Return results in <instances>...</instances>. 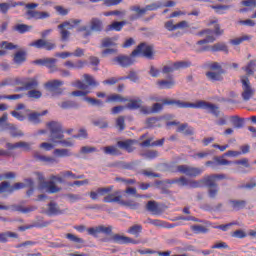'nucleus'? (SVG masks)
<instances>
[{
	"mask_svg": "<svg viewBox=\"0 0 256 256\" xmlns=\"http://www.w3.org/2000/svg\"><path fill=\"white\" fill-rule=\"evenodd\" d=\"M135 57H146L151 59L153 57V48L145 42L140 43L135 50L132 51L130 56H118L113 59L121 67H131L135 63Z\"/></svg>",
	"mask_w": 256,
	"mask_h": 256,
	"instance_id": "f257e3e1",
	"label": "nucleus"
},
{
	"mask_svg": "<svg viewBox=\"0 0 256 256\" xmlns=\"http://www.w3.org/2000/svg\"><path fill=\"white\" fill-rule=\"evenodd\" d=\"M164 105H177L179 109H205L215 117H218L220 111L219 107L213 103L205 100H200L195 103L183 102L181 100H163Z\"/></svg>",
	"mask_w": 256,
	"mask_h": 256,
	"instance_id": "f03ea898",
	"label": "nucleus"
},
{
	"mask_svg": "<svg viewBox=\"0 0 256 256\" xmlns=\"http://www.w3.org/2000/svg\"><path fill=\"white\" fill-rule=\"evenodd\" d=\"M47 127L50 131V141L55 145H62V147H73L75 145L71 138L65 139V131L61 123L52 121L47 124Z\"/></svg>",
	"mask_w": 256,
	"mask_h": 256,
	"instance_id": "7ed1b4c3",
	"label": "nucleus"
},
{
	"mask_svg": "<svg viewBox=\"0 0 256 256\" xmlns=\"http://www.w3.org/2000/svg\"><path fill=\"white\" fill-rule=\"evenodd\" d=\"M26 183V184H25ZM25 183H15L13 186L9 182H2L0 184V193H13L15 191H19V189H25V187H30V189L26 192L27 197H31L33 195V179L28 178L25 179Z\"/></svg>",
	"mask_w": 256,
	"mask_h": 256,
	"instance_id": "20e7f679",
	"label": "nucleus"
},
{
	"mask_svg": "<svg viewBox=\"0 0 256 256\" xmlns=\"http://www.w3.org/2000/svg\"><path fill=\"white\" fill-rule=\"evenodd\" d=\"M74 229L78 231V233H84V231H87L88 235H91L92 237H99V233H103L104 235H111V233H113V226L105 225L90 227L88 229L85 225H78L74 226Z\"/></svg>",
	"mask_w": 256,
	"mask_h": 256,
	"instance_id": "39448f33",
	"label": "nucleus"
},
{
	"mask_svg": "<svg viewBox=\"0 0 256 256\" xmlns=\"http://www.w3.org/2000/svg\"><path fill=\"white\" fill-rule=\"evenodd\" d=\"M26 9V19L28 21H31V19H35L36 21L38 20H43V19H49L51 17V14L49 12H41L33 9H37L39 7V4L37 3H28L25 5Z\"/></svg>",
	"mask_w": 256,
	"mask_h": 256,
	"instance_id": "423d86ee",
	"label": "nucleus"
},
{
	"mask_svg": "<svg viewBox=\"0 0 256 256\" xmlns=\"http://www.w3.org/2000/svg\"><path fill=\"white\" fill-rule=\"evenodd\" d=\"M81 21V19H74L58 25V29L61 35V41H69V37H71V32L69 31H71V29H75L77 25H80Z\"/></svg>",
	"mask_w": 256,
	"mask_h": 256,
	"instance_id": "0eeeda50",
	"label": "nucleus"
},
{
	"mask_svg": "<svg viewBox=\"0 0 256 256\" xmlns=\"http://www.w3.org/2000/svg\"><path fill=\"white\" fill-rule=\"evenodd\" d=\"M241 83H242L241 97L243 101H250L255 95V88L251 86V82L249 81V77L247 76L241 77Z\"/></svg>",
	"mask_w": 256,
	"mask_h": 256,
	"instance_id": "6e6552de",
	"label": "nucleus"
},
{
	"mask_svg": "<svg viewBox=\"0 0 256 256\" xmlns=\"http://www.w3.org/2000/svg\"><path fill=\"white\" fill-rule=\"evenodd\" d=\"M14 85H23L26 91H31L39 87V80L36 77H17L14 79Z\"/></svg>",
	"mask_w": 256,
	"mask_h": 256,
	"instance_id": "1a4fd4ad",
	"label": "nucleus"
},
{
	"mask_svg": "<svg viewBox=\"0 0 256 256\" xmlns=\"http://www.w3.org/2000/svg\"><path fill=\"white\" fill-rule=\"evenodd\" d=\"M189 67H191V61L169 62L162 68V73L167 75L174 73V71H179V69H187Z\"/></svg>",
	"mask_w": 256,
	"mask_h": 256,
	"instance_id": "9d476101",
	"label": "nucleus"
},
{
	"mask_svg": "<svg viewBox=\"0 0 256 256\" xmlns=\"http://www.w3.org/2000/svg\"><path fill=\"white\" fill-rule=\"evenodd\" d=\"M174 173H181L182 175H186L187 177H198L203 173V169L189 166V165H178L176 166V170Z\"/></svg>",
	"mask_w": 256,
	"mask_h": 256,
	"instance_id": "9b49d317",
	"label": "nucleus"
},
{
	"mask_svg": "<svg viewBox=\"0 0 256 256\" xmlns=\"http://www.w3.org/2000/svg\"><path fill=\"white\" fill-rule=\"evenodd\" d=\"M127 105L126 109H129L130 111H136L137 109H140L141 113L144 115H149V108L147 106H143V100L139 97L133 98V99H127Z\"/></svg>",
	"mask_w": 256,
	"mask_h": 256,
	"instance_id": "f8f14e48",
	"label": "nucleus"
},
{
	"mask_svg": "<svg viewBox=\"0 0 256 256\" xmlns=\"http://www.w3.org/2000/svg\"><path fill=\"white\" fill-rule=\"evenodd\" d=\"M223 179H227V175L225 174H212L205 176L202 178V183L204 187H217V181H223Z\"/></svg>",
	"mask_w": 256,
	"mask_h": 256,
	"instance_id": "ddd939ff",
	"label": "nucleus"
},
{
	"mask_svg": "<svg viewBox=\"0 0 256 256\" xmlns=\"http://www.w3.org/2000/svg\"><path fill=\"white\" fill-rule=\"evenodd\" d=\"M9 209L11 211L23 213L24 215H26L27 213H31L37 210V207L35 206L23 207V205H17V204H14L12 206L0 205V210L2 211H9Z\"/></svg>",
	"mask_w": 256,
	"mask_h": 256,
	"instance_id": "4468645a",
	"label": "nucleus"
},
{
	"mask_svg": "<svg viewBox=\"0 0 256 256\" xmlns=\"http://www.w3.org/2000/svg\"><path fill=\"white\" fill-rule=\"evenodd\" d=\"M29 47H35L36 49H46V51H53L57 45L51 40L38 39L29 44Z\"/></svg>",
	"mask_w": 256,
	"mask_h": 256,
	"instance_id": "2eb2a0df",
	"label": "nucleus"
},
{
	"mask_svg": "<svg viewBox=\"0 0 256 256\" xmlns=\"http://www.w3.org/2000/svg\"><path fill=\"white\" fill-rule=\"evenodd\" d=\"M34 65H40L41 67H47L50 73H55L57 71V59L55 58H44L33 61Z\"/></svg>",
	"mask_w": 256,
	"mask_h": 256,
	"instance_id": "dca6fc26",
	"label": "nucleus"
},
{
	"mask_svg": "<svg viewBox=\"0 0 256 256\" xmlns=\"http://www.w3.org/2000/svg\"><path fill=\"white\" fill-rule=\"evenodd\" d=\"M111 241L113 243H117L118 245H129V244L139 245V243H141V241H139V240H135L131 237L123 236L121 234L112 235Z\"/></svg>",
	"mask_w": 256,
	"mask_h": 256,
	"instance_id": "f3484780",
	"label": "nucleus"
},
{
	"mask_svg": "<svg viewBox=\"0 0 256 256\" xmlns=\"http://www.w3.org/2000/svg\"><path fill=\"white\" fill-rule=\"evenodd\" d=\"M91 31H95L96 33H101L103 31V21L99 18H92L90 20V30H88L84 37H89L91 35Z\"/></svg>",
	"mask_w": 256,
	"mask_h": 256,
	"instance_id": "a211bd4d",
	"label": "nucleus"
},
{
	"mask_svg": "<svg viewBox=\"0 0 256 256\" xmlns=\"http://www.w3.org/2000/svg\"><path fill=\"white\" fill-rule=\"evenodd\" d=\"M206 167H211L212 169H217V167L223 165H233L232 161L225 159L223 156L214 157V161H207L205 163Z\"/></svg>",
	"mask_w": 256,
	"mask_h": 256,
	"instance_id": "6ab92c4d",
	"label": "nucleus"
},
{
	"mask_svg": "<svg viewBox=\"0 0 256 256\" xmlns=\"http://www.w3.org/2000/svg\"><path fill=\"white\" fill-rule=\"evenodd\" d=\"M23 5H25V3L15 2L13 0H9L8 2L0 3V13H2V15H7V13H9V9H11L13 7H23Z\"/></svg>",
	"mask_w": 256,
	"mask_h": 256,
	"instance_id": "aec40b11",
	"label": "nucleus"
},
{
	"mask_svg": "<svg viewBox=\"0 0 256 256\" xmlns=\"http://www.w3.org/2000/svg\"><path fill=\"white\" fill-rule=\"evenodd\" d=\"M35 161L39 163H43L44 165H53V163H57V159L45 155H41L39 152H35L33 155Z\"/></svg>",
	"mask_w": 256,
	"mask_h": 256,
	"instance_id": "412c9836",
	"label": "nucleus"
},
{
	"mask_svg": "<svg viewBox=\"0 0 256 256\" xmlns=\"http://www.w3.org/2000/svg\"><path fill=\"white\" fill-rule=\"evenodd\" d=\"M200 51H212L213 53H217V51H223L224 53H229V48L225 43H216L212 46H205Z\"/></svg>",
	"mask_w": 256,
	"mask_h": 256,
	"instance_id": "4be33fe9",
	"label": "nucleus"
},
{
	"mask_svg": "<svg viewBox=\"0 0 256 256\" xmlns=\"http://www.w3.org/2000/svg\"><path fill=\"white\" fill-rule=\"evenodd\" d=\"M63 213H65V210H61V208H59V205H57V203L50 202L48 204V209L46 211V214L49 217H53V216H57V215H63Z\"/></svg>",
	"mask_w": 256,
	"mask_h": 256,
	"instance_id": "5701e85b",
	"label": "nucleus"
},
{
	"mask_svg": "<svg viewBox=\"0 0 256 256\" xmlns=\"http://www.w3.org/2000/svg\"><path fill=\"white\" fill-rule=\"evenodd\" d=\"M133 143H135L134 140L128 139L125 141H118L117 146L120 149H124V151H127V153H133V151H135V148H133Z\"/></svg>",
	"mask_w": 256,
	"mask_h": 256,
	"instance_id": "b1692460",
	"label": "nucleus"
},
{
	"mask_svg": "<svg viewBox=\"0 0 256 256\" xmlns=\"http://www.w3.org/2000/svg\"><path fill=\"white\" fill-rule=\"evenodd\" d=\"M25 61H27V52L26 51L21 50V51H17L14 54L13 63L15 65L21 66V65H23V63H25Z\"/></svg>",
	"mask_w": 256,
	"mask_h": 256,
	"instance_id": "393cba45",
	"label": "nucleus"
},
{
	"mask_svg": "<svg viewBox=\"0 0 256 256\" xmlns=\"http://www.w3.org/2000/svg\"><path fill=\"white\" fill-rule=\"evenodd\" d=\"M166 183L168 185H178V187H187L189 186V179H187L185 176H182L180 178H174L171 180H166Z\"/></svg>",
	"mask_w": 256,
	"mask_h": 256,
	"instance_id": "a878e982",
	"label": "nucleus"
},
{
	"mask_svg": "<svg viewBox=\"0 0 256 256\" xmlns=\"http://www.w3.org/2000/svg\"><path fill=\"white\" fill-rule=\"evenodd\" d=\"M229 205L233 211H241L247 207V201L245 200H229Z\"/></svg>",
	"mask_w": 256,
	"mask_h": 256,
	"instance_id": "bb28decb",
	"label": "nucleus"
},
{
	"mask_svg": "<svg viewBox=\"0 0 256 256\" xmlns=\"http://www.w3.org/2000/svg\"><path fill=\"white\" fill-rule=\"evenodd\" d=\"M7 147L8 149H24V151H29L31 149V143L20 141L14 144L8 143Z\"/></svg>",
	"mask_w": 256,
	"mask_h": 256,
	"instance_id": "cd10ccee",
	"label": "nucleus"
},
{
	"mask_svg": "<svg viewBox=\"0 0 256 256\" xmlns=\"http://www.w3.org/2000/svg\"><path fill=\"white\" fill-rule=\"evenodd\" d=\"M51 223H53V221H43V220H39L38 222L34 223V224H29L25 226L26 231L28 229H43L45 227H49V225H51Z\"/></svg>",
	"mask_w": 256,
	"mask_h": 256,
	"instance_id": "c85d7f7f",
	"label": "nucleus"
},
{
	"mask_svg": "<svg viewBox=\"0 0 256 256\" xmlns=\"http://www.w3.org/2000/svg\"><path fill=\"white\" fill-rule=\"evenodd\" d=\"M157 85L159 89H173V87H175V79L171 78L170 80H159Z\"/></svg>",
	"mask_w": 256,
	"mask_h": 256,
	"instance_id": "c756f323",
	"label": "nucleus"
},
{
	"mask_svg": "<svg viewBox=\"0 0 256 256\" xmlns=\"http://www.w3.org/2000/svg\"><path fill=\"white\" fill-rule=\"evenodd\" d=\"M101 151L105 155L119 156L121 155V151L117 149V146H105L101 148Z\"/></svg>",
	"mask_w": 256,
	"mask_h": 256,
	"instance_id": "7c9ffc66",
	"label": "nucleus"
},
{
	"mask_svg": "<svg viewBox=\"0 0 256 256\" xmlns=\"http://www.w3.org/2000/svg\"><path fill=\"white\" fill-rule=\"evenodd\" d=\"M121 195H119V192H115L113 194H109L104 197L103 201L104 203H120L121 204Z\"/></svg>",
	"mask_w": 256,
	"mask_h": 256,
	"instance_id": "2f4dec72",
	"label": "nucleus"
},
{
	"mask_svg": "<svg viewBox=\"0 0 256 256\" xmlns=\"http://www.w3.org/2000/svg\"><path fill=\"white\" fill-rule=\"evenodd\" d=\"M43 115H47V110H44L42 113L33 112L28 115V121H30V123H34V125H37L38 123H41L39 117H43Z\"/></svg>",
	"mask_w": 256,
	"mask_h": 256,
	"instance_id": "473e14b6",
	"label": "nucleus"
},
{
	"mask_svg": "<svg viewBox=\"0 0 256 256\" xmlns=\"http://www.w3.org/2000/svg\"><path fill=\"white\" fill-rule=\"evenodd\" d=\"M63 84L64 82L61 80H51L45 84V87L50 91H57V89H59Z\"/></svg>",
	"mask_w": 256,
	"mask_h": 256,
	"instance_id": "72a5a7b5",
	"label": "nucleus"
},
{
	"mask_svg": "<svg viewBox=\"0 0 256 256\" xmlns=\"http://www.w3.org/2000/svg\"><path fill=\"white\" fill-rule=\"evenodd\" d=\"M9 237L12 239H18L19 234L11 231L0 233V243H7V241H9Z\"/></svg>",
	"mask_w": 256,
	"mask_h": 256,
	"instance_id": "f704fd0d",
	"label": "nucleus"
},
{
	"mask_svg": "<svg viewBox=\"0 0 256 256\" xmlns=\"http://www.w3.org/2000/svg\"><path fill=\"white\" fill-rule=\"evenodd\" d=\"M116 41H117V38H115V37H112V38H109V37L104 38V39H102V41H101L100 47L106 48V49H107L108 47H117Z\"/></svg>",
	"mask_w": 256,
	"mask_h": 256,
	"instance_id": "c9c22d12",
	"label": "nucleus"
},
{
	"mask_svg": "<svg viewBox=\"0 0 256 256\" xmlns=\"http://www.w3.org/2000/svg\"><path fill=\"white\" fill-rule=\"evenodd\" d=\"M177 132L178 133H183L184 132L185 135H194L195 129H193V127H190L189 124L184 123V124H181L177 128Z\"/></svg>",
	"mask_w": 256,
	"mask_h": 256,
	"instance_id": "e433bc0d",
	"label": "nucleus"
},
{
	"mask_svg": "<svg viewBox=\"0 0 256 256\" xmlns=\"http://www.w3.org/2000/svg\"><path fill=\"white\" fill-rule=\"evenodd\" d=\"M211 9H214L217 15H225L229 9H231V5H211Z\"/></svg>",
	"mask_w": 256,
	"mask_h": 256,
	"instance_id": "4c0bfd02",
	"label": "nucleus"
},
{
	"mask_svg": "<svg viewBox=\"0 0 256 256\" xmlns=\"http://www.w3.org/2000/svg\"><path fill=\"white\" fill-rule=\"evenodd\" d=\"M143 231V226H141L140 224H136L131 226L128 230L127 233H129L130 235H134V237H139V235H141Z\"/></svg>",
	"mask_w": 256,
	"mask_h": 256,
	"instance_id": "58836bf2",
	"label": "nucleus"
},
{
	"mask_svg": "<svg viewBox=\"0 0 256 256\" xmlns=\"http://www.w3.org/2000/svg\"><path fill=\"white\" fill-rule=\"evenodd\" d=\"M146 209L153 215H157V213H159V204H157L153 200L148 201V203L146 204Z\"/></svg>",
	"mask_w": 256,
	"mask_h": 256,
	"instance_id": "ea45409f",
	"label": "nucleus"
},
{
	"mask_svg": "<svg viewBox=\"0 0 256 256\" xmlns=\"http://www.w3.org/2000/svg\"><path fill=\"white\" fill-rule=\"evenodd\" d=\"M108 103L116 102V103H127V98H124L123 96L119 94H112L108 96L107 98Z\"/></svg>",
	"mask_w": 256,
	"mask_h": 256,
	"instance_id": "a19ab883",
	"label": "nucleus"
},
{
	"mask_svg": "<svg viewBox=\"0 0 256 256\" xmlns=\"http://www.w3.org/2000/svg\"><path fill=\"white\" fill-rule=\"evenodd\" d=\"M253 39V36L251 35H244L238 38H234L232 40H230L231 45H241V43H243L244 41H251Z\"/></svg>",
	"mask_w": 256,
	"mask_h": 256,
	"instance_id": "79ce46f5",
	"label": "nucleus"
},
{
	"mask_svg": "<svg viewBox=\"0 0 256 256\" xmlns=\"http://www.w3.org/2000/svg\"><path fill=\"white\" fill-rule=\"evenodd\" d=\"M31 29H33V26H29L26 24H18L14 27V31H18V33H20L21 35L29 33Z\"/></svg>",
	"mask_w": 256,
	"mask_h": 256,
	"instance_id": "37998d69",
	"label": "nucleus"
},
{
	"mask_svg": "<svg viewBox=\"0 0 256 256\" xmlns=\"http://www.w3.org/2000/svg\"><path fill=\"white\" fill-rule=\"evenodd\" d=\"M0 49H6V51H13L15 49H19V46L13 44V42L2 41L0 42Z\"/></svg>",
	"mask_w": 256,
	"mask_h": 256,
	"instance_id": "c03bdc74",
	"label": "nucleus"
},
{
	"mask_svg": "<svg viewBox=\"0 0 256 256\" xmlns=\"http://www.w3.org/2000/svg\"><path fill=\"white\" fill-rule=\"evenodd\" d=\"M223 74L224 73L221 72H207L206 77H208L210 81H223Z\"/></svg>",
	"mask_w": 256,
	"mask_h": 256,
	"instance_id": "a18cd8bd",
	"label": "nucleus"
},
{
	"mask_svg": "<svg viewBox=\"0 0 256 256\" xmlns=\"http://www.w3.org/2000/svg\"><path fill=\"white\" fill-rule=\"evenodd\" d=\"M120 205H124V207H129V209L137 210L139 209V203H137L135 200H120Z\"/></svg>",
	"mask_w": 256,
	"mask_h": 256,
	"instance_id": "49530a36",
	"label": "nucleus"
},
{
	"mask_svg": "<svg viewBox=\"0 0 256 256\" xmlns=\"http://www.w3.org/2000/svg\"><path fill=\"white\" fill-rule=\"evenodd\" d=\"M61 109H77L79 107V104L75 101H64L61 104H59Z\"/></svg>",
	"mask_w": 256,
	"mask_h": 256,
	"instance_id": "de8ad7c7",
	"label": "nucleus"
},
{
	"mask_svg": "<svg viewBox=\"0 0 256 256\" xmlns=\"http://www.w3.org/2000/svg\"><path fill=\"white\" fill-rule=\"evenodd\" d=\"M188 187H190V189H201L203 188V179L200 180H189L188 182Z\"/></svg>",
	"mask_w": 256,
	"mask_h": 256,
	"instance_id": "09e8293b",
	"label": "nucleus"
},
{
	"mask_svg": "<svg viewBox=\"0 0 256 256\" xmlns=\"http://www.w3.org/2000/svg\"><path fill=\"white\" fill-rule=\"evenodd\" d=\"M46 189H48L49 193H59V191H61V188L53 181L46 182Z\"/></svg>",
	"mask_w": 256,
	"mask_h": 256,
	"instance_id": "8fccbe9b",
	"label": "nucleus"
},
{
	"mask_svg": "<svg viewBox=\"0 0 256 256\" xmlns=\"http://www.w3.org/2000/svg\"><path fill=\"white\" fill-rule=\"evenodd\" d=\"M54 155L56 157H71V151L69 149H55Z\"/></svg>",
	"mask_w": 256,
	"mask_h": 256,
	"instance_id": "3c124183",
	"label": "nucleus"
},
{
	"mask_svg": "<svg viewBox=\"0 0 256 256\" xmlns=\"http://www.w3.org/2000/svg\"><path fill=\"white\" fill-rule=\"evenodd\" d=\"M146 223H149L150 225H154V227H162L163 229L165 227V221L159 220V219L147 218Z\"/></svg>",
	"mask_w": 256,
	"mask_h": 256,
	"instance_id": "603ef678",
	"label": "nucleus"
},
{
	"mask_svg": "<svg viewBox=\"0 0 256 256\" xmlns=\"http://www.w3.org/2000/svg\"><path fill=\"white\" fill-rule=\"evenodd\" d=\"M146 125L147 127H150V128L161 127V124H159V118L157 117L148 118L146 120Z\"/></svg>",
	"mask_w": 256,
	"mask_h": 256,
	"instance_id": "864d4df0",
	"label": "nucleus"
},
{
	"mask_svg": "<svg viewBox=\"0 0 256 256\" xmlns=\"http://www.w3.org/2000/svg\"><path fill=\"white\" fill-rule=\"evenodd\" d=\"M140 155L145 159H156V157L159 156V152L157 150H150L148 152L141 153Z\"/></svg>",
	"mask_w": 256,
	"mask_h": 256,
	"instance_id": "5fc2aeb1",
	"label": "nucleus"
},
{
	"mask_svg": "<svg viewBox=\"0 0 256 256\" xmlns=\"http://www.w3.org/2000/svg\"><path fill=\"white\" fill-rule=\"evenodd\" d=\"M217 195H219V186H212L208 188V197L210 199H216Z\"/></svg>",
	"mask_w": 256,
	"mask_h": 256,
	"instance_id": "6e6d98bb",
	"label": "nucleus"
},
{
	"mask_svg": "<svg viewBox=\"0 0 256 256\" xmlns=\"http://www.w3.org/2000/svg\"><path fill=\"white\" fill-rule=\"evenodd\" d=\"M65 237L66 239H68V241H71L72 243H85V240H83V238H79L72 233H67Z\"/></svg>",
	"mask_w": 256,
	"mask_h": 256,
	"instance_id": "4d7b16f0",
	"label": "nucleus"
},
{
	"mask_svg": "<svg viewBox=\"0 0 256 256\" xmlns=\"http://www.w3.org/2000/svg\"><path fill=\"white\" fill-rule=\"evenodd\" d=\"M64 178L71 177V179H84L85 175H76L71 171H63L60 173Z\"/></svg>",
	"mask_w": 256,
	"mask_h": 256,
	"instance_id": "13d9d810",
	"label": "nucleus"
},
{
	"mask_svg": "<svg viewBox=\"0 0 256 256\" xmlns=\"http://www.w3.org/2000/svg\"><path fill=\"white\" fill-rule=\"evenodd\" d=\"M191 229L194 233H196V235H199V233H209V229L201 225H194L191 227Z\"/></svg>",
	"mask_w": 256,
	"mask_h": 256,
	"instance_id": "bf43d9fd",
	"label": "nucleus"
},
{
	"mask_svg": "<svg viewBox=\"0 0 256 256\" xmlns=\"http://www.w3.org/2000/svg\"><path fill=\"white\" fill-rule=\"evenodd\" d=\"M124 25H127V22L126 21H121V22H113L111 25H110V29L112 31H121V29H123V26Z\"/></svg>",
	"mask_w": 256,
	"mask_h": 256,
	"instance_id": "052dcab7",
	"label": "nucleus"
},
{
	"mask_svg": "<svg viewBox=\"0 0 256 256\" xmlns=\"http://www.w3.org/2000/svg\"><path fill=\"white\" fill-rule=\"evenodd\" d=\"M84 79L90 87H97L99 85V82L95 81V78L89 74H84Z\"/></svg>",
	"mask_w": 256,
	"mask_h": 256,
	"instance_id": "680f3d73",
	"label": "nucleus"
},
{
	"mask_svg": "<svg viewBox=\"0 0 256 256\" xmlns=\"http://www.w3.org/2000/svg\"><path fill=\"white\" fill-rule=\"evenodd\" d=\"M116 127L119 131H125V117L120 116L116 119Z\"/></svg>",
	"mask_w": 256,
	"mask_h": 256,
	"instance_id": "e2e57ef3",
	"label": "nucleus"
},
{
	"mask_svg": "<svg viewBox=\"0 0 256 256\" xmlns=\"http://www.w3.org/2000/svg\"><path fill=\"white\" fill-rule=\"evenodd\" d=\"M161 111H163V104L155 103L153 104L151 109L148 108V115L151 113H159Z\"/></svg>",
	"mask_w": 256,
	"mask_h": 256,
	"instance_id": "0e129e2a",
	"label": "nucleus"
},
{
	"mask_svg": "<svg viewBox=\"0 0 256 256\" xmlns=\"http://www.w3.org/2000/svg\"><path fill=\"white\" fill-rule=\"evenodd\" d=\"M209 155H211V152L209 151H206V152H198V153H195L193 155H191L192 159H205L207 157H209Z\"/></svg>",
	"mask_w": 256,
	"mask_h": 256,
	"instance_id": "69168bd1",
	"label": "nucleus"
},
{
	"mask_svg": "<svg viewBox=\"0 0 256 256\" xmlns=\"http://www.w3.org/2000/svg\"><path fill=\"white\" fill-rule=\"evenodd\" d=\"M256 67V60H251L245 68L248 75H253V69Z\"/></svg>",
	"mask_w": 256,
	"mask_h": 256,
	"instance_id": "338daca9",
	"label": "nucleus"
},
{
	"mask_svg": "<svg viewBox=\"0 0 256 256\" xmlns=\"http://www.w3.org/2000/svg\"><path fill=\"white\" fill-rule=\"evenodd\" d=\"M10 135L11 137H23V133L21 130L15 128L13 125L10 126Z\"/></svg>",
	"mask_w": 256,
	"mask_h": 256,
	"instance_id": "774afa93",
	"label": "nucleus"
}]
</instances>
